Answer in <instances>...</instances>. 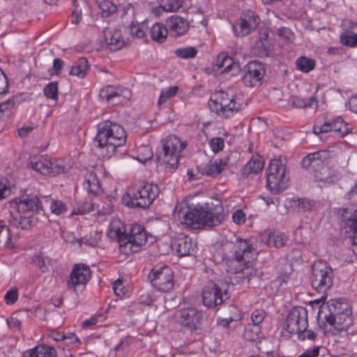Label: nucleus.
<instances>
[{
  "label": "nucleus",
  "mask_w": 357,
  "mask_h": 357,
  "mask_svg": "<svg viewBox=\"0 0 357 357\" xmlns=\"http://www.w3.org/2000/svg\"><path fill=\"white\" fill-rule=\"evenodd\" d=\"M33 262L41 269L42 272L45 273L48 271V259L43 257L40 255H35L33 258Z\"/></svg>",
  "instance_id": "obj_55"
},
{
  "label": "nucleus",
  "mask_w": 357,
  "mask_h": 357,
  "mask_svg": "<svg viewBox=\"0 0 357 357\" xmlns=\"http://www.w3.org/2000/svg\"><path fill=\"white\" fill-rule=\"evenodd\" d=\"M350 127L343 121L340 116L327 120L324 123H316L313 128V132L316 135L334 131L344 136L350 132Z\"/></svg>",
  "instance_id": "obj_16"
},
{
  "label": "nucleus",
  "mask_w": 357,
  "mask_h": 357,
  "mask_svg": "<svg viewBox=\"0 0 357 357\" xmlns=\"http://www.w3.org/2000/svg\"><path fill=\"white\" fill-rule=\"evenodd\" d=\"M91 278V270L84 264H76L73 268L70 279L68 281V287L73 291H76V287L80 284L85 285Z\"/></svg>",
  "instance_id": "obj_20"
},
{
  "label": "nucleus",
  "mask_w": 357,
  "mask_h": 357,
  "mask_svg": "<svg viewBox=\"0 0 357 357\" xmlns=\"http://www.w3.org/2000/svg\"><path fill=\"white\" fill-rule=\"evenodd\" d=\"M10 224L17 228L29 229L33 226V221L30 217L15 216L12 212L10 213Z\"/></svg>",
  "instance_id": "obj_36"
},
{
  "label": "nucleus",
  "mask_w": 357,
  "mask_h": 357,
  "mask_svg": "<svg viewBox=\"0 0 357 357\" xmlns=\"http://www.w3.org/2000/svg\"><path fill=\"white\" fill-rule=\"evenodd\" d=\"M93 211V204L91 201L79 202L77 211L72 214L82 215Z\"/></svg>",
  "instance_id": "obj_51"
},
{
  "label": "nucleus",
  "mask_w": 357,
  "mask_h": 357,
  "mask_svg": "<svg viewBox=\"0 0 357 357\" xmlns=\"http://www.w3.org/2000/svg\"><path fill=\"white\" fill-rule=\"evenodd\" d=\"M93 178H104L109 176V172L103 166H97L93 170Z\"/></svg>",
  "instance_id": "obj_56"
},
{
  "label": "nucleus",
  "mask_w": 357,
  "mask_h": 357,
  "mask_svg": "<svg viewBox=\"0 0 357 357\" xmlns=\"http://www.w3.org/2000/svg\"><path fill=\"white\" fill-rule=\"evenodd\" d=\"M286 329L291 334H298V338L305 340L303 332L307 328V312L303 307L292 308L286 318Z\"/></svg>",
  "instance_id": "obj_10"
},
{
  "label": "nucleus",
  "mask_w": 357,
  "mask_h": 357,
  "mask_svg": "<svg viewBox=\"0 0 357 357\" xmlns=\"http://www.w3.org/2000/svg\"><path fill=\"white\" fill-rule=\"evenodd\" d=\"M253 248L245 240H239L236 243H228L222 248L218 250L214 258L217 262H225L228 273L236 274L241 273L242 276H238L239 281L242 283H249L250 280L255 276V272L250 269V259L252 258Z\"/></svg>",
  "instance_id": "obj_2"
},
{
  "label": "nucleus",
  "mask_w": 357,
  "mask_h": 357,
  "mask_svg": "<svg viewBox=\"0 0 357 357\" xmlns=\"http://www.w3.org/2000/svg\"><path fill=\"white\" fill-rule=\"evenodd\" d=\"M168 29L161 22L154 23L150 28V36L153 40L158 43H163L167 38Z\"/></svg>",
  "instance_id": "obj_29"
},
{
  "label": "nucleus",
  "mask_w": 357,
  "mask_h": 357,
  "mask_svg": "<svg viewBox=\"0 0 357 357\" xmlns=\"http://www.w3.org/2000/svg\"><path fill=\"white\" fill-rule=\"evenodd\" d=\"M167 26L174 36L185 34L188 30V22L178 15H172L166 20Z\"/></svg>",
  "instance_id": "obj_24"
},
{
  "label": "nucleus",
  "mask_w": 357,
  "mask_h": 357,
  "mask_svg": "<svg viewBox=\"0 0 357 357\" xmlns=\"http://www.w3.org/2000/svg\"><path fill=\"white\" fill-rule=\"evenodd\" d=\"M10 206L16 209L18 213L36 211L42 209V205L38 197L31 194L21 195L19 199L11 202Z\"/></svg>",
  "instance_id": "obj_19"
},
{
  "label": "nucleus",
  "mask_w": 357,
  "mask_h": 357,
  "mask_svg": "<svg viewBox=\"0 0 357 357\" xmlns=\"http://www.w3.org/2000/svg\"><path fill=\"white\" fill-rule=\"evenodd\" d=\"M259 333V326L252 324L245 328L243 335L248 340L255 341L258 337Z\"/></svg>",
  "instance_id": "obj_49"
},
{
  "label": "nucleus",
  "mask_w": 357,
  "mask_h": 357,
  "mask_svg": "<svg viewBox=\"0 0 357 357\" xmlns=\"http://www.w3.org/2000/svg\"><path fill=\"white\" fill-rule=\"evenodd\" d=\"M130 33L132 36L143 38L146 33V27L143 23L132 21L129 26Z\"/></svg>",
  "instance_id": "obj_48"
},
{
  "label": "nucleus",
  "mask_w": 357,
  "mask_h": 357,
  "mask_svg": "<svg viewBox=\"0 0 357 357\" xmlns=\"http://www.w3.org/2000/svg\"><path fill=\"white\" fill-rule=\"evenodd\" d=\"M331 157V153L328 150H319L305 156L301 161V165L304 168L316 169Z\"/></svg>",
  "instance_id": "obj_22"
},
{
  "label": "nucleus",
  "mask_w": 357,
  "mask_h": 357,
  "mask_svg": "<svg viewBox=\"0 0 357 357\" xmlns=\"http://www.w3.org/2000/svg\"><path fill=\"white\" fill-rule=\"evenodd\" d=\"M70 161L64 159L50 160L45 155L30 157L28 166L44 176H56L71 168Z\"/></svg>",
  "instance_id": "obj_8"
},
{
  "label": "nucleus",
  "mask_w": 357,
  "mask_h": 357,
  "mask_svg": "<svg viewBox=\"0 0 357 357\" xmlns=\"http://www.w3.org/2000/svg\"><path fill=\"white\" fill-rule=\"evenodd\" d=\"M158 3H162L166 13H175L181 8L183 0H157Z\"/></svg>",
  "instance_id": "obj_43"
},
{
  "label": "nucleus",
  "mask_w": 357,
  "mask_h": 357,
  "mask_svg": "<svg viewBox=\"0 0 357 357\" xmlns=\"http://www.w3.org/2000/svg\"><path fill=\"white\" fill-rule=\"evenodd\" d=\"M319 354V347H314L312 349L305 351L303 354L298 357H318Z\"/></svg>",
  "instance_id": "obj_63"
},
{
  "label": "nucleus",
  "mask_w": 357,
  "mask_h": 357,
  "mask_svg": "<svg viewBox=\"0 0 357 357\" xmlns=\"http://www.w3.org/2000/svg\"><path fill=\"white\" fill-rule=\"evenodd\" d=\"M45 96L52 100H56L58 98V84L57 82H52L44 88Z\"/></svg>",
  "instance_id": "obj_50"
},
{
  "label": "nucleus",
  "mask_w": 357,
  "mask_h": 357,
  "mask_svg": "<svg viewBox=\"0 0 357 357\" xmlns=\"http://www.w3.org/2000/svg\"><path fill=\"white\" fill-rule=\"evenodd\" d=\"M137 154L136 159L142 163H145L153 157L151 149L146 145L139 146L137 149Z\"/></svg>",
  "instance_id": "obj_45"
},
{
  "label": "nucleus",
  "mask_w": 357,
  "mask_h": 357,
  "mask_svg": "<svg viewBox=\"0 0 357 357\" xmlns=\"http://www.w3.org/2000/svg\"><path fill=\"white\" fill-rule=\"evenodd\" d=\"M278 36L288 43H291L294 39V35L291 30L287 27H281L278 30Z\"/></svg>",
  "instance_id": "obj_54"
},
{
  "label": "nucleus",
  "mask_w": 357,
  "mask_h": 357,
  "mask_svg": "<svg viewBox=\"0 0 357 357\" xmlns=\"http://www.w3.org/2000/svg\"><path fill=\"white\" fill-rule=\"evenodd\" d=\"M202 313L194 307L181 309L176 314L177 321L191 331L196 330L201 324Z\"/></svg>",
  "instance_id": "obj_17"
},
{
  "label": "nucleus",
  "mask_w": 357,
  "mask_h": 357,
  "mask_svg": "<svg viewBox=\"0 0 357 357\" xmlns=\"http://www.w3.org/2000/svg\"><path fill=\"white\" fill-rule=\"evenodd\" d=\"M113 289L116 296H121L124 294L122 280L118 279L114 281Z\"/></svg>",
  "instance_id": "obj_61"
},
{
  "label": "nucleus",
  "mask_w": 357,
  "mask_h": 357,
  "mask_svg": "<svg viewBox=\"0 0 357 357\" xmlns=\"http://www.w3.org/2000/svg\"><path fill=\"white\" fill-rule=\"evenodd\" d=\"M185 146V142L176 136L167 137L163 143V151L158 157V169L166 173L174 172L178 168V161Z\"/></svg>",
  "instance_id": "obj_6"
},
{
  "label": "nucleus",
  "mask_w": 357,
  "mask_h": 357,
  "mask_svg": "<svg viewBox=\"0 0 357 357\" xmlns=\"http://www.w3.org/2000/svg\"><path fill=\"white\" fill-rule=\"evenodd\" d=\"M17 98L6 100L0 103V117H10L14 114L18 106Z\"/></svg>",
  "instance_id": "obj_34"
},
{
  "label": "nucleus",
  "mask_w": 357,
  "mask_h": 357,
  "mask_svg": "<svg viewBox=\"0 0 357 357\" xmlns=\"http://www.w3.org/2000/svg\"><path fill=\"white\" fill-rule=\"evenodd\" d=\"M296 69L303 73H308L316 66V61L306 56H298L295 61Z\"/></svg>",
  "instance_id": "obj_33"
},
{
  "label": "nucleus",
  "mask_w": 357,
  "mask_h": 357,
  "mask_svg": "<svg viewBox=\"0 0 357 357\" xmlns=\"http://www.w3.org/2000/svg\"><path fill=\"white\" fill-rule=\"evenodd\" d=\"M100 14L102 17H108L116 11V6L109 0H103L98 4Z\"/></svg>",
  "instance_id": "obj_44"
},
{
  "label": "nucleus",
  "mask_w": 357,
  "mask_h": 357,
  "mask_svg": "<svg viewBox=\"0 0 357 357\" xmlns=\"http://www.w3.org/2000/svg\"><path fill=\"white\" fill-rule=\"evenodd\" d=\"M125 130L120 125L111 121H105L98 125L95 143L103 157L112 156L118 146L126 142Z\"/></svg>",
  "instance_id": "obj_4"
},
{
  "label": "nucleus",
  "mask_w": 357,
  "mask_h": 357,
  "mask_svg": "<svg viewBox=\"0 0 357 357\" xmlns=\"http://www.w3.org/2000/svg\"><path fill=\"white\" fill-rule=\"evenodd\" d=\"M4 298L7 304L15 303L17 299V291L13 289H10L6 294Z\"/></svg>",
  "instance_id": "obj_58"
},
{
  "label": "nucleus",
  "mask_w": 357,
  "mask_h": 357,
  "mask_svg": "<svg viewBox=\"0 0 357 357\" xmlns=\"http://www.w3.org/2000/svg\"><path fill=\"white\" fill-rule=\"evenodd\" d=\"M152 285L162 292H169L174 287L173 272L167 266L153 268L149 274Z\"/></svg>",
  "instance_id": "obj_11"
},
{
  "label": "nucleus",
  "mask_w": 357,
  "mask_h": 357,
  "mask_svg": "<svg viewBox=\"0 0 357 357\" xmlns=\"http://www.w3.org/2000/svg\"><path fill=\"white\" fill-rule=\"evenodd\" d=\"M83 186L88 192L93 195H98L102 192V189L99 180H86Z\"/></svg>",
  "instance_id": "obj_46"
},
{
  "label": "nucleus",
  "mask_w": 357,
  "mask_h": 357,
  "mask_svg": "<svg viewBox=\"0 0 357 357\" xmlns=\"http://www.w3.org/2000/svg\"><path fill=\"white\" fill-rule=\"evenodd\" d=\"M259 23V18L252 10L242 13L232 23V30L237 37H243L254 31Z\"/></svg>",
  "instance_id": "obj_12"
},
{
  "label": "nucleus",
  "mask_w": 357,
  "mask_h": 357,
  "mask_svg": "<svg viewBox=\"0 0 357 357\" xmlns=\"http://www.w3.org/2000/svg\"><path fill=\"white\" fill-rule=\"evenodd\" d=\"M100 97L113 105L123 104L132 96L131 91L121 86H108L100 91Z\"/></svg>",
  "instance_id": "obj_14"
},
{
  "label": "nucleus",
  "mask_w": 357,
  "mask_h": 357,
  "mask_svg": "<svg viewBox=\"0 0 357 357\" xmlns=\"http://www.w3.org/2000/svg\"><path fill=\"white\" fill-rule=\"evenodd\" d=\"M340 42L342 45L351 47H357V31L349 26V30L342 33L340 36Z\"/></svg>",
  "instance_id": "obj_38"
},
{
  "label": "nucleus",
  "mask_w": 357,
  "mask_h": 357,
  "mask_svg": "<svg viewBox=\"0 0 357 357\" xmlns=\"http://www.w3.org/2000/svg\"><path fill=\"white\" fill-rule=\"evenodd\" d=\"M268 33H264L258 42L256 43L255 53L259 55H266L268 50Z\"/></svg>",
  "instance_id": "obj_47"
},
{
  "label": "nucleus",
  "mask_w": 357,
  "mask_h": 357,
  "mask_svg": "<svg viewBox=\"0 0 357 357\" xmlns=\"http://www.w3.org/2000/svg\"><path fill=\"white\" fill-rule=\"evenodd\" d=\"M232 219L235 223L241 225L245 222V214L241 210H238L233 213Z\"/></svg>",
  "instance_id": "obj_60"
},
{
  "label": "nucleus",
  "mask_w": 357,
  "mask_h": 357,
  "mask_svg": "<svg viewBox=\"0 0 357 357\" xmlns=\"http://www.w3.org/2000/svg\"><path fill=\"white\" fill-rule=\"evenodd\" d=\"M264 239L269 247L277 248L284 246L287 241V237L280 232H269L264 235Z\"/></svg>",
  "instance_id": "obj_30"
},
{
  "label": "nucleus",
  "mask_w": 357,
  "mask_h": 357,
  "mask_svg": "<svg viewBox=\"0 0 357 357\" xmlns=\"http://www.w3.org/2000/svg\"><path fill=\"white\" fill-rule=\"evenodd\" d=\"M347 107L352 112L357 114V96H353L349 100Z\"/></svg>",
  "instance_id": "obj_64"
},
{
  "label": "nucleus",
  "mask_w": 357,
  "mask_h": 357,
  "mask_svg": "<svg viewBox=\"0 0 357 357\" xmlns=\"http://www.w3.org/2000/svg\"><path fill=\"white\" fill-rule=\"evenodd\" d=\"M174 215L178 218L182 217V224L191 229L215 227L224 219L222 202L215 198H210L204 204L197 202L193 198L178 202Z\"/></svg>",
  "instance_id": "obj_1"
},
{
  "label": "nucleus",
  "mask_w": 357,
  "mask_h": 357,
  "mask_svg": "<svg viewBox=\"0 0 357 357\" xmlns=\"http://www.w3.org/2000/svg\"><path fill=\"white\" fill-rule=\"evenodd\" d=\"M227 162L223 160L211 162L205 169L206 174L208 176H217L225 168Z\"/></svg>",
  "instance_id": "obj_40"
},
{
  "label": "nucleus",
  "mask_w": 357,
  "mask_h": 357,
  "mask_svg": "<svg viewBox=\"0 0 357 357\" xmlns=\"http://www.w3.org/2000/svg\"><path fill=\"white\" fill-rule=\"evenodd\" d=\"M333 281V271L330 265L324 260L314 262L311 268L310 283L313 289L325 293L331 288Z\"/></svg>",
  "instance_id": "obj_9"
},
{
  "label": "nucleus",
  "mask_w": 357,
  "mask_h": 357,
  "mask_svg": "<svg viewBox=\"0 0 357 357\" xmlns=\"http://www.w3.org/2000/svg\"><path fill=\"white\" fill-rule=\"evenodd\" d=\"M213 68L220 73H227L231 76L239 75L241 70L240 63L224 52L217 56L214 60Z\"/></svg>",
  "instance_id": "obj_15"
},
{
  "label": "nucleus",
  "mask_w": 357,
  "mask_h": 357,
  "mask_svg": "<svg viewBox=\"0 0 357 357\" xmlns=\"http://www.w3.org/2000/svg\"><path fill=\"white\" fill-rule=\"evenodd\" d=\"M11 193V188L0 181V199L6 198Z\"/></svg>",
  "instance_id": "obj_62"
},
{
  "label": "nucleus",
  "mask_w": 357,
  "mask_h": 357,
  "mask_svg": "<svg viewBox=\"0 0 357 357\" xmlns=\"http://www.w3.org/2000/svg\"><path fill=\"white\" fill-rule=\"evenodd\" d=\"M197 49L192 46L179 47L175 50V54L178 57L183 59L195 58L197 56Z\"/></svg>",
  "instance_id": "obj_41"
},
{
  "label": "nucleus",
  "mask_w": 357,
  "mask_h": 357,
  "mask_svg": "<svg viewBox=\"0 0 357 357\" xmlns=\"http://www.w3.org/2000/svg\"><path fill=\"white\" fill-rule=\"evenodd\" d=\"M23 357H56L54 349L40 345L24 352Z\"/></svg>",
  "instance_id": "obj_32"
},
{
  "label": "nucleus",
  "mask_w": 357,
  "mask_h": 357,
  "mask_svg": "<svg viewBox=\"0 0 357 357\" xmlns=\"http://www.w3.org/2000/svg\"><path fill=\"white\" fill-rule=\"evenodd\" d=\"M189 13L195 14L196 15H200L202 19L199 22L204 26L206 27L208 25V9L207 6H199V8L195 6H190L188 9Z\"/></svg>",
  "instance_id": "obj_42"
},
{
  "label": "nucleus",
  "mask_w": 357,
  "mask_h": 357,
  "mask_svg": "<svg viewBox=\"0 0 357 357\" xmlns=\"http://www.w3.org/2000/svg\"><path fill=\"white\" fill-rule=\"evenodd\" d=\"M105 42L112 50H117L124 45L121 31L115 28H107L104 31Z\"/></svg>",
  "instance_id": "obj_23"
},
{
  "label": "nucleus",
  "mask_w": 357,
  "mask_h": 357,
  "mask_svg": "<svg viewBox=\"0 0 357 357\" xmlns=\"http://www.w3.org/2000/svg\"><path fill=\"white\" fill-rule=\"evenodd\" d=\"M160 189L153 182L137 188H130L122 197L123 204L130 208H146L158 196Z\"/></svg>",
  "instance_id": "obj_7"
},
{
  "label": "nucleus",
  "mask_w": 357,
  "mask_h": 357,
  "mask_svg": "<svg viewBox=\"0 0 357 357\" xmlns=\"http://www.w3.org/2000/svg\"><path fill=\"white\" fill-rule=\"evenodd\" d=\"M267 178H284L285 167L280 159H273L269 162L266 170Z\"/></svg>",
  "instance_id": "obj_28"
},
{
  "label": "nucleus",
  "mask_w": 357,
  "mask_h": 357,
  "mask_svg": "<svg viewBox=\"0 0 357 357\" xmlns=\"http://www.w3.org/2000/svg\"><path fill=\"white\" fill-rule=\"evenodd\" d=\"M289 180H266V188L273 194L276 195L286 190Z\"/></svg>",
  "instance_id": "obj_39"
},
{
  "label": "nucleus",
  "mask_w": 357,
  "mask_h": 357,
  "mask_svg": "<svg viewBox=\"0 0 357 357\" xmlns=\"http://www.w3.org/2000/svg\"><path fill=\"white\" fill-rule=\"evenodd\" d=\"M180 91L181 89L177 85H171L162 88L158 100V105L162 107L169 100L174 98Z\"/></svg>",
  "instance_id": "obj_31"
},
{
  "label": "nucleus",
  "mask_w": 357,
  "mask_h": 357,
  "mask_svg": "<svg viewBox=\"0 0 357 357\" xmlns=\"http://www.w3.org/2000/svg\"><path fill=\"white\" fill-rule=\"evenodd\" d=\"M265 161L259 154L253 155L242 169L244 176H255L260 172L264 167Z\"/></svg>",
  "instance_id": "obj_27"
},
{
  "label": "nucleus",
  "mask_w": 357,
  "mask_h": 357,
  "mask_svg": "<svg viewBox=\"0 0 357 357\" xmlns=\"http://www.w3.org/2000/svg\"><path fill=\"white\" fill-rule=\"evenodd\" d=\"M289 103L295 107H310L314 108L317 107V101L315 97H310L305 99L299 96H291L289 99Z\"/></svg>",
  "instance_id": "obj_35"
},
{
  "label": "nucleus",
  "mask_w": 357,
  "mask_h": 357,
  "mask_svg": "<svg viewBox=\"0 0 357 357\" xmlns=\"http://www.w3.org/2000/svg\"><path fill=\"white\" fill-rule=\"evenodd\" d=\"M66 204L59 200H52L50 205V210L55 215H60L66 211Z\"/></svg>",
  "instance_id": "obj_53"
},
{
  "label": "nucleus",
  "mask_w": 357,
  "mask_h": 357,
  "mask_svg": "<svg viewBox=\"0 0 357 357\" xmlns=\"http://www.w3.org/2000/svg\"><path fill=\"white\" fill-rule=\"evenodd\" d=\"M265 70L261 63L249 62L246 66V72L243 77V82L247 86L252 87L259 85L264 77Z\"/></svg>",
  "instance_id": "obj_18"
},
{
  "label": "nucleus",
  "mask_w": 357,
  "mask_h": 357,
  "mask_svg": "<svg viewBox=\"0 0 357 357\" xmlns=\"http://www.w3.org/2000/svg\"><path fill=\"white\" fill-rule=\"evenodd\" d=\"M107 234L119 242L121 251L126 255L128 252H137L147 241L146 231L142 226L132 225L130 234H127L123 222L119 219L111 221Z\"/></svg>",
  "instance_id": "obj_3"
},
{
  "label": "nucleus",
  "mask_w": 357,
  "mask_h": 357,
  "mask_svg": "<svg viewBox=\"0 0 357 357\" xmlns=\"http://www.w3.org/2000/svg\"><path fill=\"white\" fill-rule=\"evenodd\" d=\"M208 144L213 153H218L223 149L225 142L221 137H213L209 140Z\"/></svg>",
  "instance_id": "obj_52"
},
{
  "label": "nucleus",
  "mask_w": 357,
  "mask_h": 357,
  "mask_svg": "<svg viewBox=\"0 0 357 357\" xmlns=\"http://www.w3.org/2000/svg\"><path fill=\"white\" fill-rule=\"evenodd\" d=\"M8 83L6 76L0 68V94L6 93L8 91Z\"/></svg>",
  "instance_id": "obj_59"
},
{
  "label": "nucleus",
  "mask_w": 357,
  "mask_h": 357,
  "mask_svg": "<svg viewBox=\"0 0 357 357\" xmlns=\"http://www.w3.org/2000/svg\"><path fill=\"white\" fill-rule=\"evenodd\" d=\"M242 105V99L232 87L215 93L208 101L210 109L224 118L233 116L240 111Z\"/></svg>",
  "instance_id": "obj_5"
},
{
  "label": "nucleus",
  "mask_w": 357,
  "mask_h": 357,
  "mask_svg": "<svg viewBox=\"0 0 357 357\" xmlns=\"http://www.w3.org/2000/svg\"><path fill=\"white\" fill-rule=\"evenodd\" d=\"M344 227L351 239L352 251L357 255V209L347 219Z\"/></svg>",
  "instance_id": "obj_26"
},
{
  "label": "nucleus",
  "mask_w": 357,
  "mask_h": 357,
  "mask_svg": "<svg viewBox=\"0 0 357 357\" xmlns=\"http://www.w3.org/2000/svg\"><path fill=\"white\" fill-rule=\"evenodd\" d=\"M88 69L87 60L84 58H81L71 67L70 74L79 78H83L86 75Z\"/></svg>",
  "instance_id": "obj_37"
},
{
  "label": "nucleus",
  "mask_w": 357,
  "mask_h": 357,
  "mask_svg": "<svg viewBox=\"0 0 357 357\" xmlns=\"http://www.w3.org/2000/svg\"><path fill=\"white\" fill-rule=\"evenodd\" d=\"M171 248L178 257L190 255L192 250V240L186 235L178 234L172 238Z\"/></svg>",
  "instance_id": "obj_21"
},
{
  "label": "nucleus",
  "mask_w": 357,
  "mask_h": 357,
  "mask_svg": "<svg viewBox=\"0 0 357 357\" xmlns=\"http://www.w3.org/2000/svg\"><path fill=\"white\" fill-rule=\"evenodd\" d=\"M316 206V202L309 198H290L285 200V207L297 211H310Z\"/></svg>",
  "instance_id": "obj_25"
},
{
  "label": "nucleus",
  "mask_w": 357,
  "mask_h": 357,
  "mask_svg": "<svg viewBox=\"0 0 357 357\" xmlns=\"http://www.w3.org/2000/svg\"><path fill=\"white\" fill-rule=\"evenodd\" d=\"M264 312L261 310H257L252 312L251 319L254 325L259 326L264 319Z\"/></svg>",
  "instance_id": "obj_57"
},
{
  "label": "nucleus",
  "mask_w": 357,
  "mask_h": 357,
  "mask_svg": "<svg viewBox=\"0 0 357 357\" xmlns=\"http://www.w3.org/2000/svg\"><path fill=\"white\" fill-rule=\"evenodd\" d=\"M202 295L204 305L209 308L215 307L229 298L227 290H224L223 293L222 289L213 282L204 287Z\"/></svg>",
  "instance_id": "obj_13"
}]
</instances>
